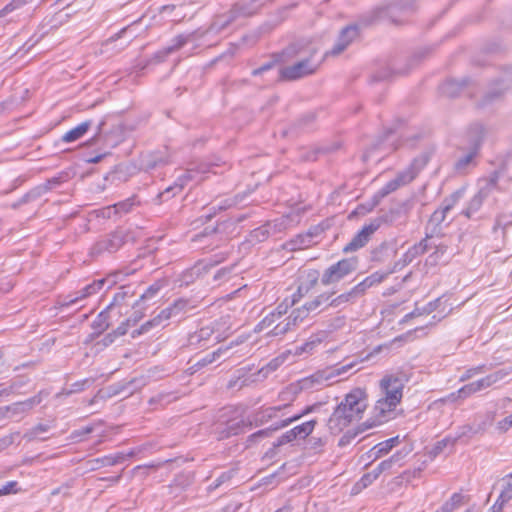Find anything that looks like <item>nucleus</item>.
Here are the masks:
<instances>
[{
	"label": "nucleus",
	"mask_w": 512,
	"mask_h": 512,
	"mask_svg": "<svg viewBox=\"0 0 512 512\" xmlns=\"http://www.w3.org/2000/svg\"><path fill=\"white\" fill-rule=\"evenodd\" d=\"M317 53L318 48L308 39H300L288 45L280 54L276 55V61L287 62L295 58H299V61L291 66L281 68L280 79L292 81L316 72L318 65L314 64L312 59Z\"/></svg>",
	"instance_id": "obj_1"
},
{
	"label": "nucleus",
	"mask_w": 512,
	"mask_h": 512,
	"mask_svg": "<svg viewBox=\"0 0 512 512\" xmlns=\"http://www.w3.org/2000/svg\"><path fill=\"white\" fill-rule=\"evenodd\" d=\"M367 405L365 389L359 387L352 389L336 406L327 420V427L330 433L334 435L339 434L353 421L360 419Z\"/></svg>",
	"instance_id": "obj_2"
},
{
	"label": "nucleus",
	"mask_w": 512,
	"mask_h": 512,
	"mask_svg": "<svg viewBox=\"0 0 512 512\" xmlns=\"http://www.w3.org/2000/svg\"><path fill=\"white\" fill-rule=\"evenodd\" d=\"M234 22L235 20L229 11L224 14L217 15L213 18V21L211 22L208 29L205 31L195 30L188 34L177 35L174 39H172L171 45L157 51L154 55V58L158 62H162L168 55L179 50L187 43L201 38L205 34H220Z\"/></svg>",
	"instance_id": "obj_3"
},
{
	"label": "nucleus",
	"mask_w": 512,
	"mask_h": 512,
	"mask_svg": "<svg viewBox=\"0 0 512 512\" xmlns=\"http://www.w3.org/2000/svg\"><path fill=\"white\" fill-rule=\"evenodd\" d=\"M252 426V421L246 419L245 408L242 406H228L220 411L215 432L219 440L239 435Z\"/></svg>",
	"instance_id": "obj_4"
},
{
	"label": "nucleus",
	"mask_w": 512,
	"mask_h": 512,
	"mask_svg": "<svg viewBox=\"0 0 512 512\" xmlns=\"http://www.w3.org/2000/svg\"><path fill=\"white\" fill-rule=\"evenodd\" d=\"M230 316H222L207 326L191 333L188 337V346L193 348H204L210 344L225 340L231 333Z\"/></svg>",
	"instance_id": "obj_5"
},
{
	"label": "nucleus",
	"mask_w": 512,
	"mask_h": 512,
	"mask_svg": "<svg viewBox=\"0 0 512 512\" xmlns=\"http://www.w3.org/2000/svg\"><path fill=\"white\" fill-rule=\"evenodd\" d=\"M416 0H385V5L372 11L373 20L387 19L394 24H403L415 11Z\"/></svg>",
	"instance_id": "obj_6"
},
{
	"label": "nucleus",
	"mask_w": 512,
	"mask_h": 512,
	"mask_svg": "<svg viewBox=\"0 0 512 512\" xmlns=\"http://www.w3.org/2000/svg\"><path fill=\"white\" fill-rule=\"evenodd\" d=\"M213 165L208 163H200L193 164L191 167L185 170V172L180 175L176 182L167 187L163 192L158 194V198L161 201H166L171 197L175 196L177 193L181 192L182 189L187 186L190 182L200 183L204 180V175L212 171Z\"/></svg>",
	"instance_id": "obj_7"
},
{
	"label": "nucleus",
	"mask_w": 512,
	"mask_h": 512,
	"mask_svg": "<svg viewBox=\"0 0 512 512\" xmlns=\"http://www.w3.org/2000/svg\"><path fill=\"white\" fill-rule=\"evenodd\" d=\"M463 194V190L460 189L444 198L441 206L432 213L425 227L426 231H430L429 235H436L437 237H441L443 235L441 224L446 220L447 214L463 197Z\"/></svg>",
	"instance_id": "obj_8"
},
{
	"label": "nucleus",
	"mask_w": 512,
	"mask_h": 512,
	"mask_svg": "<svg viewBox=\"0 0 512 512\" xmlns=\"http://www.w3.org/2000/svg\"><path fill=\"white\" fill-rule=\"evenodd\" d=\"M120 275L121 273L118 272L106 278L94 280L85 287H83L82 289L63 297V299L59 301V304L62 307H69L71 305H74L79 301L98 293L106 284L107 288L110 289L113 285L116 284Z\"/></svg>",
	"instance_id": "obj_9"
},
{
	"label": "nucleus",
	"mask_w": 512,
	"mask_h": 512,
	"mask_svg": "<svg viewBox=\"0 0 512 512\" xmlns=\"http://www.w3.org/2000/svg\"><path fill=\"white\" fill-rule=\"evenodd\" d=\"M468 133L473 147L467 154L460 157L455 162L454 169L458 174H466L472 167L476 165L475 158L484 137L485 129L481 124H474L470 127Z\"/></svg>",
	"instance_id": "obj_10"
},
{
	"label": "nucleus",
	"mask_w": 512,
	"mask_h": 512,
	"mask_svg": "<svg viewBox=\"0 0 512 512\" xmlns=\"http://www.w3.org/2000/svg\"><path fill=\"white\" fill-rule=\"evenodd\" d=\"M357 267L358 260L356 257L341 259L324 270L321 276V283L324 286L338 283L353 273Z\"/></svg>",
	"instance_id": "obj_11"
},
{
	"label": "nucleus",
	"mask_w": 512,
	"mask_h": 512,
	"mask_svg": "<svg viewBox=\"0 0 512 512\" xmlns=\"http://www.w3.org/2000/svg\"><path fill=\"white\" fill-rule=\"evenodd\" d=\"M129 232L124 229H117L101 237L91 247L92 256H100L104 253H114L118 251L127 241Z\"/></svg>",
	"instance_id": "obj_12"
},
{
	"label": "nucleus",
	"mask_w": 512,
	"mask_h": 512,
	"mask_svg": "<svg viewBox=\"0 0 512 512\" xmlns=\"http://www.w3.org/2000/svg\"><path fill=\"white\" fill-rule=\"evenodd\" d=\"M355 366V363L351 362L340 367L327 368L324 370L317 371L309 377L304 378L301 381V388L304 389H318L320 386L327 385L330 380L340 376Z\"/></svg>",
	"instance_id": "obj_13"
},
{
	"label": "nucleus",
	"mask_w": 512,
	"mask_h": 512,
	"mask_svg": "<svg viewBox=\"0 0 512 512\" xmlns=\"http://www.w3.org/2000/svg\"><path fill=\"white\" fill-rule=\"evenodd\" d=\"M497 185V177H491L485 180L478 192L469 201L467 207L462 210L461 214L467 218H471L474 213L479 211L484 200L491 194Z\"/></svg>",
	"instance_id": "obj_14"
},
{
	"label": "nucleus",
	"mask_w": 512,
	"mask_h": 512,
	"mask_svg": "<svg viewBox=\"0 0 512 512\" xmlns=\"http://www.w3.org/2000/svg\"><path fill=\"white\" fill-rule=\"evenodd\" d=\"M379 387L382 397L392 400L391 402H401L404 388L402 378L396 375H386L380 380Z\"/></svg>",
	"instance_id": "obj_15"
},
{
	"label": "nucleus",
	"mask_w": 512,
	"mask_h": 512,
	"mask_svg": "<svg viewBox=\"0 0 512 512\" xmlns=\"http://www.w3.org/2000/svg\"><path fill=\"white\" fill-rule=\"evenodd\" d=\"M292 216L284 215L272 222L254 229L251 233V237L257 241H264L269 236L270 232H282L292 225Z\"/></svg>",
	"instance_id": "obj_16"
},
{
	"label": "nucleus",
	"mask_w": 512,
	"mask_h": 512,
	"mask_svg": "<svg viewBox=\"0 0 512 512\" xmlns=\"http://www.w3.org/2000/svg\"><path fill=\"white\" fill-rule=\"evenodd\" d=\"M492 421V417L491 416H486L485 420L479 424L476 428L475 427H472V426H464L462 427V432L457 436V437H450V436H447L445 438H443L442 440L438 441L435 446H434V453L435 455H438L440 453H442L447 447H453L456 443V441L461 438L462 436H465V435H468L469 433H478V432H482L485 430V428L490 425Z\"/></svg>",
	"instance_id": "obj_17"
},
{
	"label": "nucleus",
	"mask_w": 512,
	"mask_h": 512,
	"mask_svg": "<svg viewBox=\"0 0 512 512\" xmlns=\"http://www.w3.org/2000/svg\"><path fill=\"white\" fill-rule=\"evenodd\" d=\"M379 227L380 223L378 220L372 221L371 223L364 225L362 229L354 235L351 241L343 247V252L350 253L364 247L370 240L372 234L375 231H377Z\"/></svg>",
	"instance_id": "obj_18"
},
{
	"label": "nucleus",
	"mask_w": 512,
	"mask_h": 512,
	"mask_svg": "<svg viewBox=\"0 0 512 512\" xmlns=\"http://www.w3.org/2000/svg\"><path fill=\"white\" fill-rule=\"evenodd\" d=\"M391 401L392 400L382 396L376 401L373 409L374 419L373 422L367 426V428L383 424L392 418V415L399 403Z\"/></svg>",
	"instance_id": "obj_19"
},
{
	"label": "nucleus",
	"mask_w": 512,
	"mask_h": 512,
	"mask_svg": "<svg viewBox=\"0 0 512 512\" xmlns=\"http://www.w3.org/2000/svg\"><path fill=\"white\" fill-rule=\"evenodd\" d=\"M507 375L503 370L496 371L486 377L479 379L475 382L463 386L458 393L460 396L467 397L475 392L481 391L485 388L492 386L494 383L502 380Z\"/></svg>",
	"instance_id": "obj_20"
},
{
	"label": "nucleus",
	"mask_w": 512,
	"mask_h": 512,
	"mask_svg": "<svg viewBox=\"0 0 512 512\" xmlns=\"http://www.w3.org/2000/svg\"><path fill=\"white\" fill-rule=\"evenodd\" d=\"M66 181V174L61 173L55 177L47 179L44 183L34 187L29 192H27L24 196H22V202H30L34 201L47 192L56 189L61 186Z\"/></svg>",
	"instance_id": "obj_21"
},
{
	"label": "nucleus",
	"mask_w": 512,
	"mask_h": 512,
	"mask_svg": "<svg viewBox=\"0 0 512 512\" xmlns=\"http://www.w3.org/2000/svg\"><path fill=\"white\" fill-rule=\"evenodd\" d=\"M359 35V27L355 24L343 28L337 39V42L325 56H336L341 54Z\"/></svg>",
	"instance_id": "obj_22"
},
{
	"label": "nucleus",
	"mask_w": 512,
	"mask_h": 512,
	"mask_svg": "<svg viewBox=\"0 0 512 512\" xmlns=\"http://www.w3.org/2000/svg\"><path fill=\"white\" fill-rule=\"evenodd\" d=\"M427 163L428 157L426 155L414 158L410 165L403 171H400L395 177L400 187L412 182Z\"/></svg>",
	"instance_id": "obj_23"
},
{
	"label": "nucleus",
	"mask_w": 512,
	"mask_h": 512,
	"mask_svg": "<svg viewBox=\"0 0 512 512\" xmlns=\"http://www.w3.org/2000/svg\"><path fill=\"white\" fill-rule=\"evenodd\" d=\"M318 279L319 275L315 270L309 271L306 276H301L297 290L291 296V305H295L306 296L317 285Z\"/></svg>",
	"instance_id": "obj_24"
},
{
	"label": "nucleus",
	"mask_w": 512,
	"mask_h": 512,
	"mask_svg": "<svg viewBox=\"0 0 512 512\" xmlns=\"http://www.w3.org/2000/svg\"><path fill=\"white\" fill-rule=\"evenodd\" d=\"M335 291H325L313 299L306 301L303 306L308 311L309 314L317 315L323 311H325L330 306V298L335 295Z\"/></svg>",
	"instance_id": "obj_25"
},
{
	"label": "nucleus",
	"mask_w": 512,
	"mask_h": 512,
	"mask_svg": "<svg viewBox=\"0 0 512 512\" xmlns=\"http://www.w3.org/2000/svg\"><path fill=\"white\" fill-rule=\"evenodd\" d=\"M258 1L259 0H250L249 2L235 3L230 8L229 12L235 21L241 18L251 17L255 15L261 7V5L257 4Z\"/></svg>",
	"instance_id": "obj_26"
},
{
	"label": "nucleus",
	"mask_w": 512,
	"mask_h": 512,
	"mask_svg": "<svg viewBox=\"0 0 512 512\" xmlns=\"http://www.w3.org/2000/svg\"><path fill=\"white\" fill-rule=\"evenodd\" d=\"M195 306L191 303L190 300L179 298L175 300L170 306L163 309L168 320L170 319H180L184 317L188 312H190Z\"/></svg>",
	"instance_id": "obj_27"
},
{
	"label": "nucleus",
	"mask_w": 512,
	"mask_h": 512,
	"mask_svg": "<svg viewBox=\"0 0 512 512\" xmlns=\"http://www.w3.org/2000/svg\"><path fill=\"white\" fill-rule=\"evenodd\" d=\"M395 270H391L387 273L382 272H374L371 275L367 276L364 280L353 287L357 296H362L367 289L370 287L381 283L389 274L393 273Z\"/></svg>",
	"instance_id": "obj_28"
},
{
	"label": "nucleus",
	"mask_w": 512,
	"mask_h": 512,
	"mask_svg": "<svg viewBox=\"0 0 512 512\" xmlns=\"http://www.w3.org/2000/svg\"><path fill=\"white\" fill-rule=\"evenodd\" d=\"M135 454V450H130L128 453L117 452L115 454H110L101 458H97L93 462L96 463L97 468L105 466H114L116 464L124 462L128 458L133 457Z\"/></svg>",
	"instance_id": "obj_29"
},
{
	"label": "nucleus",
	"mask_w": 512,
	"mask_h": 512,
	"mask_svg": "<svg viewBox=\"0 0 512 512\" xmlns=\"http://www.w3.org/2000/svg\"><path fill=\"white\" fill-rule=\"evenodd\" d=\"M42 401V397L40 394L33 396L25 401L13 403L10 406H6L4 409L7 412H12L13 414H21L31 410L34 406L40 404Z\"/></svg>",
	"instance_id": "obj_30"
},
{
	"label": "nucleus",
	"mask_w": 512,
	"mask_h": 512,
	"mask_svg": "<svg viewBox=\"0 0 512 512\" xmlns=\"http://www.w3.org/2000/svg\"><path fill=\"white\" fill-rule=\"evenodd\" d=\"M468 83L469 80L467 78L462 80L450 79L441 85V92L448 97H456Z\"/></svg>",
	"instance_id": "obj_31"
},
{
	"label": "nucleus",
	"mask_w": 512,
	"mask_h": 512,
	"mask_svg": "<svg viewBox=\"0 0 512 512\" xmlns=\"http://www.w3.org/2000/svg\"><path fill=\"white\" fill-rule=\"evenodd\" d=\"M92 126L91 120H86L71 130L67 131L61 138V140L65 143H71L77 141L81 137H83L89 128Z\"/></svg>",
	"instance_id": "obj_32"
},
{
	"label": "nucleus",
	"mask_w": 512,
	"mask_h": 512,
	"mask_svg": "<svg viewBox=\"0 0 512 512\" xmlns=\"http://www.w3.org/2000/svg\"><path fill=\"white\" fill-rule=\"evenodd\" d=\"M289 406H290V404H284V405L273 406V407L261 409L260 411H258L256 413L254 421L257 425L263 424L264 422H267V421L275 418L277 416L278 412H280L283 409L288 408Z\"/></svg>",
	"instance_id": "obj_33"
},
{
	"label": "nucleus",
	"mask_w": 512,
	"mask_h": 512,
	"mask_svg": "<svg viewBox=\"0 0 512 512\" xmlns=\"http://www.w3.org/2000/svg\"><path fill=\"white\" fill-rule=\"evenodd\" d=\"M134 289L131 285L120 287L119 291L115 293L112 302L107 306V310H113L116 307H121L127 298L134 295Z\"/></svg>",
	"instance_id": "obj_34"
},
{
	"label": "nucleus",
	"mask_w": 512,
	"mask_h": 512,
	"mask_svg": "<svg viewBox=\"0 0 512 512\" xmlns=\"http://www.w3.org/2000/svg\"><path fill=\"white\" fill-rule=\"evenodd\" d=\"M399 444V436L389 438L376 444L372 449L371 453L375 458H379L389 453L392 448Z\"/></svg>",
	"instance_id": "obj_35"
},
{
	"label": "nucleus",
	"mask_w": 512,
	"mask_h": 512,
	"mask_svg": "<svg viewBox=\"0 0 512 512\" xmlns=\"http://www.w3.org/2000/svg\"><path fill=\"white\" fill-rule=\"evenodd\" d=\"M171 162L170 155L165 152H157L148 156L144 161L146 169H154L158 166L166 165Z\"/></svg>",
	"instance_id": "obj_36"
},
{
	"label": "nucleus",
	"mask_w": 512,
	"mask_h": 512,
	"mask_svg": "<svg viewBox=\"0 0 512 512\" xmlns=\"http://www.w3.org/2000/svg\"><path fill=\"white\" fill-rule=\"evenodd\" d=\"M407 451L400 450L394 453L390 458L382 461L377 465V468L381 473L392 469L394 465H401L402 460L407 455Z\"/></svg>",
	"instance_id": "obj_37"
},
{
	"label": "nucleus",
	"mask_w": 512,
	"mask_h": 512,
	"mask_svg": "<svg viewBox=\"0 0 512 512\" xmlns=\"http://www.w3.org/2000/svg\"><path fill=\"white\" fill-rule=\"evenodd\" d=\"M162 287H163V284L159 281L150 285L146 289V291L140 296V299L134 303L133 308L140 306L141 303H146V302H149L150 300L154 299Z\"/></svg>",
	"instance_id": "obj_38"
},
{
	"label": "nucleus",
	"mask_w": 512,
	"mask_h": 512,
	"mask_svg": "<svg viewBox=\"0 0 512 512\" xmlns=\"http://www.w3.org/2000/svg\"><path fill=\"white\" fill-rule=\"evenodd\" d=\"M317 421L315 419L304 422L300 425L295 426L291 430L293 431L296 439H305L308 437L314 430Z\"/></svg>",
	"instance_id": "obj_39"
},
{
	"label": "nucleus",
	"mask_w": 512,
	"mask_h": 512,
	"mask_svg": "<svg viewBox=\"0 0 512 512\" xmlns=\"http://www.w3.org/2000/svg\"><path fill=\"white\" fill-rule=\"evenodd\" d=\"M381 472L377 467H375L371 472L364 474L360 480L355 484L353 490L358 492L363 488L371 485L379 476Z\"/></svg>",
	"instance_id": "obj_40"
},
{
	"label": "nucleus",
	"mask_w": 512,
	"mask_h": 512,
	"mask_svg": "<svg viewBox=\"0 0 512 512\" xmlns=\"http://www.w3.org/2000/svg\"><path fill=\"white\" fill-rule=\"evenodd\" d=\"M110 310H107V308L100 312L98 314V316L95 318V320L92 322V328L94 329L95 333L96 334H101L102 332H104L109 326H110V323H109V316H108V312Z\"/></svg>",
	"instance_id": "obj_41"
},
{
	"label": "nucleus",
	"mask_w": 512,
	"mask_h": 512,
	"mask_svg": "<svg viewBox=\"0 0 512 512\" xmlns=\"http://www.w3.org/2000/svg\"><path fill=\"white\" fill-rule=\"evenodd\" d=\"M206 269V266H204V262H199L196 265H194L192 268L186 270L182 274V282L185 285H189L192 283L197 277L200 276L203 270Z\"/></svg>",
	"instance_id": "obj_42"
},
{
	"label": "nucleus",
	"mask_w": 512,
	"mask_h": 512,
	"mask_svg": "<svg viewBox=\"0 0 512 512\" xmlns=\"http://www.w3.org/2000/svg\"><path fill=\"white\" fill-rule=\"evenodd\" d=\"M398 188H400L399 183L394 178L390 181H388L381 189H379L375 195L373 196L374 203L378 204L379 201L389 195L390 193L396 191Z\"/></svg>",
	"instance_id": "obj_43"
},
{
	"label": "nucleus",
	"mask_w": 512,
	"mask_h": 512,
	"mask_svg": "<svg viewBox=\"0 0 512 512\" xmlns=\"http://www.w3.org/2000/svg\"><path fill=\"white\" fill-rule=\"evenodd\" d=\"M357 298H358V296H357L356 292L354 291V289L352 288L350 291L342 293L336 297L332 296L330 298V306L333 308H337V307L344 305L348 302H351Z\"/></svg>",
	"instance_id": "obj_44"
},
{
	"label": "nucleus",
	"mask_w": 512,
	"mask_h": 512,
	"mask_svg": "<svg viewBox=\"0 0 512 512\" xmlns=\"http://www.w3.org/2000/svg\"><path fill=\"white\" fill-rule=\"evenodd\" d=\"M94 380L92 378H85L80 381H76L70 385L69 389H63V391L60 393L62 395L69 396L73 393H79L84 391L87 387L92 385Z\"/></svg>",
	"instance_id": "obj_45"
},
{
	"label": "nucleus",
	"mask_w": 512,
	"mask_h": 512,
	"mask_svg": "<svg viewBox=\"0 0 512 512\" xmlns=\"http://www.w3.org/2000/svg\"><path fill=\"white\" fill-rule=\"evenodd\" d=\"M231 346H227V347H219L217 350L213 351L212 353L210 354H207L205 357H203L202 359H200L196 366L198 367H204L208 364H211L213 362H215L216 360H218L224 353H226L229 349H230Z\"/></svg>",
	"instance_id": "obj_46"
},
{
	"label": "nucleus",
	"mask_w": 512,
	"mask_h": 512,
	"mask_svg": "<svg viewBox=\"0 0 512 512\" xmlns=\"http://www.w3.org/2000/svg\"><path fill=\"white\" fill-rule=\"evenodd\" d=\"M309 315L310 314L308 313V311L302 305L301 307L292 310L290 315L286 318L290 321L291 325L296 328L300 323H302L306 318H308Z\"/></svg>",
	"instance_id": "obj_47"
},
{
	"label": "nucleus",
	"mask_w": 512,
	"mask_h": 512,
	"mask_svg": "<svg viewBox=\"0 0 512 512\" xmlns=\"http://www.w3.org/2000/svg\"><path fill=\"white\" fill-rule=\"evenodd\" d=\"M463 495L454 493L448 501H446L439 509L442 512H453L456 508L462 505Z\"/></svg>",
	"instance_id": "obj_48"
},
{
	"label": "nucleus",
	"mask_w": 512,
	"mask_h": 512,
	"mask_svg": "<svg viewBox=\"0 0 512 512\" xmlns=\"http://www.w3.org/2000/svg\"><path fill=\"white\" fill-rule=\"evenodd\" d=\"M498 498L501 503H507L512 499V472L504 478V486Z\"/></svg>",
	"instance_id": "obj_49"
},
{
	"label": "nucleus",
	"mask_w": 512,
	"mask_h": 512,
	"mask_svg": "<svg viewBox=\"0 0 512 512\" xmlns=\"http://www.w3.org/2000/svg\"><path fill=\"white\" fill-rule=\"evenodd\" d=\"M433 248L435 250L432 254L429 255L428 259L432 264H436L437 262L443 260V257L447 252L448 246L444 243H435L433 245Z\"/></svg>",
	"instance_id": "obj_50"
},
{
	"label": "nucleus",
	"mask_w": 512,
	"mask_h": 512,
	"mask_svg": "<svg viewBox=\"0 0 512 512\" xmlns=\"http://www.w3.org/2000/svg\"><path fill=\"white\" fill-rule=\"evenodd\" d=\"M51 428V426L49 424H43V423H40L36 426H34L33 428H31L26 434H25V437L28 439V440H35V439H40V434L42 433H46L49 431V429ZM45 438H41V440H44Z\"/></svg>",
	"instance_id": "obj_51"
},
{
	"label": "nucleus",
	"mask_w": 512,
	"mask_h": 512,
	"mask_svg": "<svg viewBox=\"0 0 512 512\" xmlns=\"http://www.w3.org/2000/svg\"><path fill=\"white\" fill-rule=\"evenodd\" d=\"M134 205V199L128 198L124 201L114 204L112 207H108V211L110 212L112 209L115 214H124L128 213Z\"/></svg>",
	"instance_id": "obj_52"
},
{
	"label": "nucleus",
	"mask_w": 512,
	"mask_h": 512,
	"mask_svg": "<svg viewBox=\"0 0 512 512\" xmlns=\"http://www.w3.org/2000/svg\"><path fill=\"white\" fill-rule=\"evenodd\" d=\"M442 302H443L442 298L439 297V298H437V299H435L433 301H430L429 303H427L423 307H416L415 310H418L417 315L421 316V315H429V314H431L432 312L436 311L440 307Z\"/></svg>",
	"instance_id": "obj_53"
},
{
	"label": "nucleus",
	"mask_w": 512,
	"mask_h": 512,
	"mask_svg": "<svg viewBox=\"0 0 512 512\" xmlns=\"http://www.w3.org/2000/svg\"><path fill=\"white\" fill-rule=\"evenodd\" d=\"M234 473H235L234 470H228V471L222 472L216 478V480L208 486V488H207L208 491H213V490L219 488L224 483L230 481L232 479V477L234 476Z\"/></svg>",
	"instance_id": "obj_54"
},
{
	"label": "nucleus",
	"mask_w": 512,
	"mask_h": 512,
	"mask_svg": "<svg viewBox=\"0 0 512 512\" xmlns=\"http://www.w3.org/2000/svg\"><path fill=\"white\" fill-rule=\"evenodd\" d=\"M294 329L295 327L291 325L290 321L287 318H285L282 322L276 324L273 327L270 334H272L273 336H281Z\"/></svg>",
	"instance_id": "obj_55"
},
{
	"label": "nucleus",
	"mask_w": 512,
	"mask_h": 512,
	"mask_svg": "<svg viewBox=\"0 0 512 512\" xmlns=\"http://www.w3.org/2000/svg\"><path fill=\"white\" fill-rule=\"evenodd\" d=\"M421 255H423L422 254V248L420 246H418L417 243L414 244L403 255V264H402V266L411 263L414 259H416L417 257H419Z\"/></svg>",
	"instance_id": "obj_56"
},
{
	"label": "nucleus",
	"mask_w": 512,
	"mask_h": 512,
	"mask_svg": "<svg viewBox=\"0 0 512 512\" xmlns=\"http://www.w3.org/2000/svg\"><path fill=\"white\" fill-rule=\"evenodd\" d=\"M108 119H109V116H105L98 123V125H97V132H96L95 136L92 137L89 140L90 144H96V143H98L102 139V137L105 134V126L107 124Z\"/></svg>",
	"instance_id": "obj_57"
},
{
	"label": "nucleus",
	"mask_w": 512,
	"mask_h": 512,
	"mask_svg": "<svg viewBox=\"0 0 512 512\" xmlns=\"http://www.w3.org/2000/svg\"><path fill=\"white\" fill-rule=\"evenodd\" d=\"M26 2L27 0H12L3 9L0 10V17H4L11 12L21 8L24 4H26Z\"/></svg>",
	"instance_id": "obj_58"
},
{
	"label": "nucleus",
	"mask_w": 512,
	"mask_h": 512,
	"mask_svg": "<svg viewBox=\"0 0 512 512\" xmlns=\"http://www.w3.org/2000/svg\"><path fill=\"white\" fill-rule=\"evenodd\" d=\"M272 432H273V430H271V428L259 430L255 433L249 435L247 438V442L249 444L256 443V442L260 441L261 439L271 436Z\"/></svg>",
	"instance_id": "obj_59"
},
{
	"label": "nucleus",
	"mask_w": 512,
	"mask_h": 512,
	"mask_svg": "<svg viewBox=\"0 0 512 512\" xmlns=\"http://www.w3.org/2000/svg\"><path fill=\"white\" fill-rule=\"evenodd\" d=\"M18 486L19 484L17 481L7 482L2 487H0V497L18 493L20 491V488Z\"/></svg>",
	"instance_id": "obj_60"
},
{
	"label": "nucleus",
	"mask_w": 512,
	"mask_h": 512,
	"mask_svg": "<svg viewBox=\"0 0 512 512\" xmlns=\"http://www.w3.org/2000/svg\"><path fill=\"white\" fill-rule=\"evenodd\" d=\"M327 439L324 437H311L308 441L309 448L315 452L322 451L326 445Z\"/></svg>",
	"instance_id": "obj_61"
},
{
	"label": "nucleus",
	"mask_w": 512,
	"mask_h": 512,
	"mask_svg": "<svg viewBox=\"0 0 512 512\" xmlns=\"http://www.w3.org/2000/svg\"><path fill=\"white\" fill-rule=\"evenodd\" d=\"M318 344H320L319 339H312L307 341L301 346L296 347V354L310 353Z\"/></svg>",
	"instance_id": "obj_62"
},
{
	"label": "nucleus",
	"mask_w": 512,
	"mask_h": 512,
	"mask_svg": "<svg viewBox=\"0 0 512 512\" xmlns=\"http://www.w3.org/2000/svg\"><path fill=\"white\" fill-rule=\"evenodd\" d=\"M294 440H296V437H295L293 431L290 429V430L286 431L284 434H282L277 439V441L274 443V447H280V446L290 443Z\"/></svg>",
	"instance_id": "obj_63"
},
{
	"label": "nucleus",
	"mask_w": 512,
	"mask_h": 512,
	"mask_svg": "<svg viewBox=\"0 0 512 512\" xmlns=\"http://www.w3.org/2000/svg\"><path fill=\"white\" fill-rule=\"evenodd\" d=\"M152 329H155L154 326H153V322H151V320H148L145 323H143L140 326V328L133 330L132 333H131V337L132 338H137L140 335H143V334H146V333L150 332Z\"/></svg>",
	"instance_id": "obj_64"
}]
</instances>
